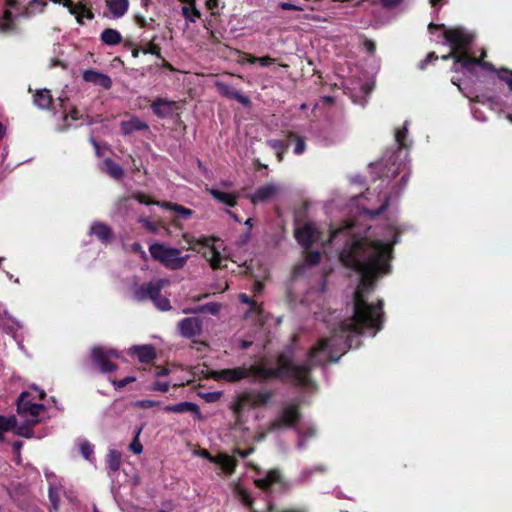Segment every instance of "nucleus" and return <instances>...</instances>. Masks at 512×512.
I'll return each instance as SVG.
<instances>
[{
    "mask_svg": "<svg viewBox=\"0 0 512 512\" xmlns=\"http://www.w3.org/2000/svg\"><path fill=\"white\" fill-rule=\"evenodd\" d=\"M395 237L393 243H385L380 240L367 238L349 239L341 252V263L360 274L361 288H357L353 294V314L350 318L340 322L331 332L330 337H323L309 350L306 364L310 360V353L318 345L325 341L323 349L317 353L319 363H311V371L325 362H338L340 357L349 349L358 345V336L366 330H373L374 334L383 327V301L375 304L368 303L363 289L372 290L380 275L388 274L391 269L390 260L393 244L397 243Z\"/></svg>",
    "mask_w": 512,
    "mask_h": 512,
    "instance_id": "1",
    "label": "nucleus"
},
{
    "mask_svg": "<svg viewBox=\"0 0 512 512\" xmlns=\"http://www.w3.org/2000/svg\"><path fill=\"white\" fill-rule=\"evenodd\" d=\"M325 341L310 353V360L306 364H296L291 349L283 351L276 356V366L267 367L264 361L254 363L249 367L239 366L215 371L213 378L217 381L229 383L239 382L253 377L254 382L266 383L272 380L289 381L295 386L306 387L311 383V363H319L317 353L323 349Z\"/></svg>",
    "mask_w": 512,
    "mask_h": 512,
    "instance_id": "2",
    "label": "nucleus"
},
{
    "mask_svg": "<svg viewBox=\"0 0 512 512\" xmlns=\"http://www.w3.org/2000/svg\"><path fill=\"white\" fill-rule=\"evenodd\" d=\"M16 404L17 414L22 420L18 421L14 415H0V442L8 433L28 439L42 438L43 434L36 431V426L41 422L40 415L46 411L45 405L34 403L30 391H23Z\"/></svg>",
    "mask_w": 512,
    "mask_h": 512,
    "instance_id": "3",
    "label": "nucleus"
},
{
    "mask_svg": "<svg viewBox=\"0 0 512 512\" xmlns=\"http://www.w3.org/2000/svg\"><path fill=\"white\" fill-rule=\"evenodd\" d=\"M149 252L154 260L171 270L183 268L188 259L187 255L180 256L181 251L178 248L166 247L161 243L150 245Z\"/></svg>",
    "mask_w": 512,
    "mask_h": 512,
    "instance_id": "4",
    "label": "nucleus"
},
{
    "mask_svg": "<svg viewBox=\"0 0 512 512\" xmlns=\"http://www.w3.org/2000/svg\"><path fill=\"white\" fill-rule=\"evenodd\" d=\"M428 29L431 33L434 30L443 29V37L457 53H468L474 39L473 35L463 28L446 29L443 24L430 23Z\"/></svg>",
    "mask_w": 512,
    "mask_h": 512,
    "instance_id": "5",
    "label": "nucleus"
},
{
    "mask_svg": "<svg viewBox=\"0 0 512 512\" xmlns=\"http://www.w3.org/2000/svg\"><path fill=\"white\" fill-rule=\"evenodd\" d=\"M273 392L270 390H250L239 394L234 403L235 413H241L246 408L265 406L272 399Z\"/></svg>",
    "mask_w": 512,
    "mask_h": 512,
    "instance_id": "6",
    "label": "nucleus"
},
{
    "mask_svg": "<svg viewBox=\"0 0 512 512\" xmlns=\"http://www.w3.org/2000/svg\"><path fill=\"white\" fill-rule=\"evenodd\" d=\"M91 361L101 373L107 374L117 370L118 366L111 360L119 359L120 354L115 349H107L102 346H94L91 349Z\"/></svg>",
    "mask_w": 512,
    "mask_h": 512,
    "instance_id": "7",
    "label": "nucleus"
},
{
    "mask_svg": "<svg viewBox=\"0 0 512 512\" xmlns=\"http://www.w3.org/2000/svg\"><path fill=\"white\" fill-rule=\"evenodd\" d=\"M193 454L216 464L225 475L233 474L238 464V461L234 456L224 453H218L214 456L209 452V450H193Z\"/></svg>",
    "mask_w": 512,
    "mask_h": 512,
    "instance_id": "8",
    "label": "nucleus"
},
{
    "mask_svg": "<svg viewBox=\"0 0 512 512\" xmlns=\"http://www.w3.org/2000/svg\"><path fill=\"white\" fill-rule=\"evenodd\" d=\"M300 418L299 404L293 402L283 408L280 415L272 422V426L273 428H294L300 421Z\"/></svg>",
    "mask_w": 512,
    "mask_h": 512,
    "instance_id": "9",
    "label": "nucleus"
},
{
    "mask_svg": "<svg viewBox=\"0 0 512 512\" xmlns=\"http://www.w3.org/2000/svg\"><path fill=\"white\" fill-rule=\"evenodd\" d=\"M164 280L159 279L156 281H150L147 284H142L134 289V298L139 301H145L150 299L153 301L163 289Z\"/></svg>",
    "mask_w": 512,
    "mask_h": 512,
    "instance_id": "10",
    "label": "nucleus"
},
{
    "mask_svg": "<svg viewBox=\"0 0 512 512\" xmlns=\"http://www.w3.org/2000/svg\"><path fill=\"white\" fill-rule=\"evenodd\" d=\"M55 4H62L66 7L71 15L76 17L77 22L80 25H83V18H87L92 20L94 18V14L91 11L90 7H87L84 3L79 2L74 4L72 0H51Z\"/></svg>",
    "mask_w": 512,
    "mask_h": 512,
    "instance_id": "11",
    "label": "nucleus"
},
{
    "mask_svg": "<svg viewBox=\"0 0 512 512\" xmlns=\"http://www.w3.org/2000/svg\"><path fill=\"white\" fill-rule=\"evenodd\" d=\"M318 231L311 222L305 223L302 227L295 229L294 236L297 242L306 250L315 243Z\"/></svg>",
    "mask_w": 512,
    "mask_h": 512,
    "instance_id": "12",
    "label": "nucleus"
},
{
    "mask_svg": "<svg viewBox=\"0 0 512 512\" xmlns=\"http://www.w3.org/2000/svg\"><path fill=\"white\" fill-rule=\"evenodd\" d=\"M215 87L223 97L234 99L245 107H249L251 105L250 98L246 95H243L240 91L237 90L235 86L223 81H217L215 83Z\"/></svg>",
    "mask_w": 512,
    "mask_h": 512,
    "instance_id": "13",
    "label": "nucleus"
},
{
    "mask_svg": "<svg viewBox=\"0 0 512 512\" xmlns=\"http://www.w3.org/2000/svg\"><path fill=\"white\" fill-rule=\"evenodd\" d=\"M180 334L185 338H193L202 333V320L198 317H187L178 323Z\"/></svg>",
    "mask_w": 512,
    "mask_h": 512,
    "instance_id": "14",
    "label": "nucleus"
},
{
    "mask_svg": "<svg viewBox=\"0 0 512 512\" xmlns=\"http://www.w3.org/2000/svg\"><path fill=\"white\" fill-rule=\"evenodd\" d=\"M279 192L275 184H266L256 189L253 194L247 196L252 204L265 203L272 200Z\"/></svg>",
    "mask_w": 512,
    "mask_h": 512,
    "instance_id": "15",
    "label": "nucleus"
},
{
    "mask_svg": "<svg viewBox=\"0 0 512 512\" xmlns=\"http://www.w3.org/2000/svg\"><path fill=\"white\" fill-rule=\"evenodd\" d=\"M128 354L131 356H136L139 362L144 364L151 363L156 358V350L154 346L146 344V345H134L129 348Z\"/></svg>",
    "mask_w": 512,
    "mask_h": 512,
    "instance_id": "16",
    "label": "nucleus"
},
{
    "mask_svg": "<svg viewBox=\"0 0 512 512\" xmlns=\"http://www.w3.org/2000/svg\"><path fill=\"white\" fill-rule=\"evenodd\" d=\"M83 80L86 82L93 83L104 89H110L112 86L111 78L104 73L98 72L93 69H87L83 72Z\"/></svg>",
    "mask_w": 512,
    "mask_h": 512,
    "instance_id": "17",
    "label": "nucleus"
},
{
    "mask_svg": "<svg viewBox=\"0 0 512 512\" xmlns=\"http://www.w3.org/2000/svg\"><path fill=\"white\" fill-rule=\"evenodd\" d=\"M458 61H463V67L469 72L473 71L474 66H480L491 72L496 71V67L491 62L485 61L481 57H471L469 53H466V56H461Z\"/></svg>",
    "mask_w": 512,
    "mask_h": 512,
    "instance_id": "18",
    "label": "nucleus"
},
{
    "mask_svg": "<svg viewBox=\"0 0 512 512\" xmlns=\"http://www.w3.org/2000/svg\"><path fill=\"white\" fill-rule=\"evenodd\" d=\"M274 484H283L281 473L277 469L270 470L265 477L255 480V485L264 491L269 490Z\"/></svg>",
    "mask_w": 512,
    "mask_h": 512,
    "instance_id": "19",
    "label": "nucleus"
},
{
    "mask_svg": "<svg viewBox=\"0 0 512 512\" xmlns=\"http://www.w3.org/2000/svg\"><path fill=\"white\" fill-rule=\"evenodd\" d=\"M90 234L95 235L102 243H109L113 239L112 229L103 222H94L90 227Z\"/></svg>",
    "mask_w": 512,
    "mask_h": 512,
    "instance_id": "20",
    "label": "nucleus"
},
{
    "mask_svg": "<svg viewBox=\"0 0 512 512\" xmlns=\"http://www.w3.org/2000/svg\"><path fill=\"white\" fill-rule=\"evenodd\" d=\"M173 104L172 101L158 98L151 104V108L156 116L165 118L171 114Z\"/></svg>",
    "mask_w": 512,
    "mask_h": 512,
    "instance_id": "21",
    "label": "nucleus"
},
{
    "mask_svg": "<svg viewBox=\"0 0 512 512\" xmlns=\"http://www.w3.org/2000/svg\"><path fill=\"white\" fill-rule=\"evenodd\" d=\"M33 101L34 104L40 109H49L53 101L50 90H37L36 93L33 95Z\"/></svg>",
    "mask_w": 512,
    "mask_h": 512,
    "instance_id": "22",
    "label": "nucleus"
},
{
    "mask_svg": "<svg viewBox=\"0 0 512 512\" xmlns=\"http://www.w3.org/2000/svg\"><path fill=\"white\" fill-rule=\"evenodd\" d=\"M100 40L108 46H115L122 42V35L116 29L106 28L100 34Z\"/></svg>",
    "mask_w": 512,
    "mask_h": 512,
    "instance_id": "23",
    "label": "nucleus"
},
{
    "mask_svg": "<svg viewBox=\"0 0 512 512\" xmlns=\"http://www.w3.org/2000/svg\"><path fill=\"white\" fill-rule=\"evenodd\" d=\"M209 192L214 199L229 207H235L237 204V196L233 193L224 192L218 189H210Z\"/></svg>",
    "mask_w": 512,
    "mask_h": 512,
    "instance_id": "24",
    "label": "nucleus"
},
{
    "mask_svg": "<svg viewBox=\"0 0 512 512\" xmlns=\"http://www.w3.org/2000/svg\"><path fill=\"white\" fill-rule=\"evenodd\" d=\"M165 412H173V413H187V412H198L199 407L192 402H180L174 405H168L163 408Z\"/></svg>",
    "mask_w": 512,
    "mask_h": 512,
    "instance_id": "25",
    "label": "nucleus"
},
{
    "mask_svg": "<svg viewBox=\"0 0 512 512\" xmlns=\"http://www.w3.org/2000/svg\"><path fill=\"white\" fill-rule=\"evenodd\" d=\"M107 7L114 17L119 18L123 16L129 7L128 0H109L107 1Z\"/></svg>",
    "mask_w": 512,
    "mask_h": 512,
    "instance_id": "26",
    "label": "nucleus"
},
{
    "mask_svg": "<svg viewBox=\"0 0 512 512\" xmlns=\"http://www.w3.org/2000/svg\"><path fill=\"white\" fill-rule=\"evenodd\" d=\"M148 128V125L139 120L138 118H133L130 121L122 122L121 129L124 134H130L134 131H142Z\"/></svg>",
    "mask_w": 512,
    "mask_h": 512,
    "instance_id": "27",
    "label": "nucleus"
},
{
    "mask_svg": "<svg viewBox=\"0 0 512 512\" xmlns=\"http://www.w3.org/2000/svg\"><path fill=\"white\" fill-rule=\"evenodd\" d=\"M161 207L175 211L177 213L178 217L183 218V219H188L193 214V211L191 209L186 208L177 203H171V202L164 201V202H162Z\"/></svg>",
    "mask_w": 512,
    "mask_h": 512,
    "instance_id": "28",
    "label": "nucleus"
},
{
    "mask_svg": "<svg viewBox=\"0 0 512 512\" xmlns=\"http://www.w3.org/2000/svg\"><path fill=\"white\" fill-rule=\"evenodd\" d=\"M121 453L119 450H110V452L107 455L106 462L108 469L111 472H117L120 469L121 466Z\"/></svg>",
    "mask_w": 512,
    "mask_h": 512,
    "instance_id": "29",
    "label": "nucleus"
},
{
    "mask_svg": "<svg viewBox=\"0 0 512 512\" xmlns=\"http://www.w3.org/2000/svg\"><path fill=\"white\" fill-rule=\"evenodd\" d=\"M181 14L187 22L195 23L198 19L202 18V13L197 8L196 4L193 6H183L181 8Z\"/></svg>",
    "mask_w": 512,
    "mask_h": 512,
    "instance_id": "30",
    "label": "nucleus"
},
{
    "mask_svg": "<svg viewBox=\"0 0 512 512\" xmlns=\"http://www.w3.org/2000/svg\"><path fill=\"white\" fill-rule=\"evenodd\" d=\"M104 163L106 166V171L111 177L119 180L124 176L123 168L118 163L114 162L112 159L107 158L104 161Z\"/></svg>",
    "mask_w": 512,
    "mask_h": 512,
    "instance_id": "31",
    "label": "nucleus"
},
{
    "mask_svg": "<svg viewBox=\"0 0 512 512\" xmlns=\"http://www.w3.org/2000/svg\"><path fill=\"white\" fill-rule=\"evenodd\" d=\"M286 137L289 140H293L295 142L293 152L296 155H301L302 153H304V151L306 149V143H305V139L303 137L297 135L293 131H286Z\"/></svg>",
    "mask_w": 512,
    "mask_h": 512,
    "instance_id": "32",
    "label": "nucleus"
},
{
    "mask_svg": "<svg viewBox=\"0 0 512 512\" xmlns=\"http://www.w3.org/2000/svg\"><path fill=\"white\" fill-rule=\"evenodd\" d=\"M497 78L504 82L507 86L510 92H512V70L506 68V67H500L496 68V71H493Z\"/></svg>",
    "mask_w": 512,
    "mask_h": 512,
    "instance_id": "33",
    "label": "nucleus"
},
{
    "mask_svg": "<svg viewBox=\"0 0 512 512\" xmlns=\"http://www.w3.org/2000/svg\"><path fill=\"white\" fill-rule=\"evenodd\" d=\"M408 135V127L407 122L401 128H398L395 132V141L398 144V149H406L408 145L406 143V138Z\"/></svg>",
    "mask_w": 512,
    "mask_h": 512,
    "instance_id": "34",
    "label": "nucleus"
},
{
    "mask_svg": "<svg viewBox=\"0 0 512 512\" xmlns=\"http://www.w3.org/2000/svg\"><path fill=\"white\" fill-rule=\"evenodd\" d=\"M235 492L242 504L247 508L252 509L253 498L251 497L250 493L240 485L236 486Z\"/></svg>",
    "mask_w": 512,
    "mask_h": 512,
    "instance_id": "35",
    "label": "nucleus"
},
{
    "mask_svg": "<svg viewBox=\"0 0 512 512\" xmlns=\"http://www.w3.org/2000/svg\"><path fill=\"white\" fill-rule=\"evenodd\" d=\"M205 6L212 16H220L222 10L225 8V3L221 2V0H206Z\"/></svg>",
    "mask_w": 512,
    "mask_h": 512,
    "instance_id": "36",
    "label": "nucleus"
},
{
    "mask_svg": "<svg viewBox=\"0 0 512 512\" xmlns=\"http://www.w3.org/2000/svg\"><path fill=\"white\" fill-rule=\"evenodd\" d=\"M221 309V305L217 302H210L206 303L204 305L199 306L193 312H202V313H209L212 315H217Z\"/></svg>",
    "mask_w": 512,
    "mask_h": 512,
    "instance_id": "37",
    "label": "nucleus"
},
{
    "mask_svg": "<svg viewBox=\"0 0 512 512\" xmlns=\"http://www.w3.org/2000/svg\"><path fill=\"white\" fill-rule=\"evenodd\" d=\"M211 253H212V256L210 258V266L212 267V269L216 270V269H220L223 267L222 265V262H223V258L220 254V252L212 247L211 248Z\"/></svg>",
    "mask_w": 512,
    "mask_h": 512,
    "instance_id": "38",
    "label": "nucleus"
},
{
    "mask_svg": "<svg viewBox=\"0 0 512 512\" xmlns=\"http://www.w3.org/2000/svg\"><path fill=\"white\" fill-rule=\"evenodd\" d=\"M154 305L161 311H168L171 309L170 300L159 293L153 301Z\"/></svg>",
    "mask_w": 512,
    "mask_h": 512,
    "instance_id": "39",
    "label": "nucleus"
},
{
    "mask_svg": "<svg viewBox=\"0 0 512 512\" xmlns=\"http://www.w3.org/2000/svg\"><path fill=\"white\" fill-rule=\"evenodd\" d=\"M142 52L144 54H152L157 58H162L161 48L158 44H155L153 41H150L143 49Z\"/></svg>",
    "mask_w": 512,
    "mask_h": 512,
    "instance_id": "40",
    "label": "nucleus"
},
{
    "mask_svg": "<svg viewBox=\"0 0 512 512\" xmlns=\"http://www.w3.org/2000/svg\"><path fill=\"white\" fill-rule=\"evenodd\" d=\"M138 222L150 233H157L159 224L149 220L147 217H139Z\"/></svg>",
    "mask_w": 512,
    "mask_h": 512,
    "instance_id": "41",
    "label": "nucleus"
},
{
    "mask_svg": "<svg viewBox=\"0 0 512 512\" xmlns=\"http://www.w3.org/2000/svg\"><path fill=\"white\" fill-rule=\"evenodd\" d=\"M321 254L319 251H308L305 256V262L309 266H316L320 263Z\"/></svg>",
    "mask_w": 512,
    "mask_h": 512,
    "instance_id": "42",
    "label": "nucleus"
},
{
    "mask_svg": "<svg viewBox=\"0 0 512 512\" xmlns=\"http://www.w3.org/2000/svg\"><path fill=\"white\" fill-rule=\"evenodd\" d=\"M267 145L275 150V152L286 151L288 148V144L285 141L279 139H269L267 140Z\"/></svg>",
    "mask_w": 512,
    "mask_h": 512,
    "instance_id": "43",
    "label": "nucleus"
},
{
    "mask_svg": "<svg viewBox=\"0 0 512 512\" xmlns=\"http://www.w3.org/2000/svg\"><path fill=\"white\" fill-rule=\"evenodd\" d=\"M133 198L141 204L145 205H158L161 206L162 202L156 200H149L148 196L144 193L137 192L133 195Z\"/></svg>",
    "mask_w": 512,
    "mask_h": 512,
    "instance_id": "44",
    "label": "nucleus"
},
{
    "mask_svg": "<svg viewBox=\"0 0 512 512\" xmlns=\"http://www.w3.org/2000/svg\"><path fill=\"white\" fill-rule=\"evenodd\" d=\"M136 381V377L134 376H127L121 380L112 379L111 383L116 389H123L128 384L133 383Z\"/></svg>",
    "mask_w": 512,
    "mask_h": 512,
    "instance_id": "45",
    "label": "nucleus"
},
{
    "mask_svg": "<svg viewBox=\"0 0 512 512\" xmlns=\"http://www.w3.org/2000/svg\"><path fill=\"white\" fill-rule=\"evenodd\" d=\"M3 19H4L3 29L6 31L11 30L14 26V21H13V14L9 9H6L4 11Z\"/></svg>",
    "mask_w": 512,
    "mask_h": 512,
    "instance_id": "46",
    "label": "nucleus"
},
{
    "mask_svg": "<svg viewBox=\"0 0 512 512\" xmlns=\"http://www.w3.org/2000/svg\"><path fill=\"white\" fill-rule=\"evenodd\" d=\"M438 59V56L435 52H430L427 54L426 58L421 60L418 64V68L421 70L426 69L428 63L435 61Z\"/></svg>",
    "mask_w": 512,
    "mask_h": 512,
    "instance_id": "47",
    "label": "nucleus"
},
{
    "mask_svg": "<svg viewBox=\"0 0 512 512\" xmlns=\"http://www.w3.org/2000/svg\"><path fill=\"white\" fill-rule=\"evenodd\" d=\"M250 63L259 62L261 66H269L274 63V59L270 56H263V57H252L250 60Z\"/></svg>",
    "mask_w": 512,
    "mask_h": 512,
    "instance_id": "48",
    "label": "nucleus"
},
{
    "mask_svg": "<svg viewBox=\"0 0 512 512\" xmlns=\"http://www.w3.org/2000/svg\"><path fill=\"white\" fill-rule=\"evenodd\" d=\"M49 500L51 501L52 503V506L55 510H58L59 508V495H58V492L50 487L49 488Z\"/></svg>",
    "mask_w": 512,
    "mask_h": 512,
    "instance_id": "49",
    "label": "nucleus"
},
{
    "mask_svg": "<svg viewBox=\"0 0 512 512\" xmlns=\"http://www.w3.org/2000/svg\"><path fill=\"white\" fill-rule=\"evenodd\" d=\"M135 405L142 409H148L158 405V402L149 399H144L137 401Z\"/></svg>",
    "mask_w": 512,
    "mask_h": 512,
    "instance_id": "50",
    "label": "nucleus"
},
{
    "mask_svg": "<svg viewBox=\"0 0 512 512\" xmlns=\"http://www.w3.org/2000/svg\"><path fill=\"white\" fill-rule=\"evenodd\" d=\"M31 389H32V390H34V391L37 393V395L35 396V395H33V393H32V392H30V393H31V395H32V401H33L34 403H36V402H35V399H36V398H37L38 400H44V399H45V397H46V392H45L44 390L40 389V388H39V387H37L36 385H32V386H31Z\"/></svg>",
    "mask_w": 512,
    "mask_h": 512,
    "instance_id": "51",
    "label": "nucleus"
},
{
    "mask_svg": "<svg viewBox=\"0 0 512 512\" xmlns=\"http://www.w3.org/2000/svg\"><path fill=\"white\" fill-rule=\"evenodd\" d=\"M363 46H364L365 50L371 55H374V53L376 52L375 42L368 38L364 39Z\"/></svg>",
    "mask_w": 512,
    "mask_h": 512,
    "instance_id": "52",
    "label": "nucleus"
},
{
    "mask_svg": "<svg viewBox=\"0 0 512 512\" xmlns=\"http://www.w3.org/2000/svg\"><path fill=\"white\" fill-rule=\"evenodd\" d=\"M170 384L164 381H156L153 385V390L160 392H168Z\"/></svg>",
    "mask_w": 512,
    "mask_h": 512,
    "instance_id": "53",
    "label": "nucleus"
},
{
    "mask_svg": "<svg viewBox=\"0 0 512 512\" xmlns=\"http://www.w3.org/2000/svg\"><path fill=\"white\" fill-rule=\"evenodd\" d=\"M461 56H466V53H459L458 56L454 58V62L451 69L455 72H459L461 68L465 69L463 67V61H458Z\"/></svg>",
    "mask_w": 512,
    "mask_h": 512,
    "instance_id": "54",
    "label": "nucleus"
},
{
    "mask_svg": "<svg viewBox=\"0 0 512 512\" xmlns=\"http://www.w3.org/2000/svg\"><path fill=\"white\" fill-rule=\"evenodd\" d=\"M239 299L242 303H245V304H249L251 305V308L254 309L256 306H257V302L255 300H253L252 298H250L248 295H246L245 293H241L239 295Z\"/></svg>",
    "mask_w": 512,
    "mask_h": 512,
    "instance_id": "55",
    "label": "nucleus"
},
{
    "mask_svg": "<svg viewBox=\"0 0 512 512\" xmlns=\"http://www.w3.org/2000/svg\"><path fill=\"white\" fill-rule=\"evenodd\" d=\"M279 7L282 10H293V11H301L302 10V8L300 6H297L295 4L288 3V2L279 3Z\"/></svg>",
    "mask_w": 512,
    "mask_h": 512,
    "instance_id": "56",
    "label": "nucleus"
},
{
    "mask_svg": "<svg viewBox=\"0 0 512 512\" xmlns=\"http://www.w3.org/2000/svg\"><path fill=\"white\" fill-rule=\"evenodd\" d=\"M139 434L140 430L137 431L135 437L133 438V440L131 441L127 448H143L139 440Z\"/></svg>",
    "mask_w": 512,
    "mask_h": 512,
    "instance_id": "57",
    "label": "nucleus"
},
{
    "mask_svg": "<svg viewBox=\"0 0 512 512\" xmlns=\"http://www.w3.org/2000/svg\"><path fill=\"white\" fill-rule=\"evenodd\" d=\"M29 6L31 8L39 6L41 8L40 11L42 12L44 8L47 6V3L45 2V0H31Z\"/></svg>",
    "mask_w": 512,
    "mask_h": 512,
    "instance_id": "58",
    "label": "nucleus"
},
{
    "mask_svg": "<svg viewBox=\"0 0 512 512\" xmlns=\"http://www.w3.org/2000/svg\"><path fill=\"white\" fill-rule=\"evenodd\" d=\"M401 2L402 0H381V3L385 8H393L399 5Z\"/></svg>",
    "mask_w": 512,
    "mask_h": 512,
    "instance_id": "59",
    "label": "nucleus"
},
{
    "mask_svg": "<svg viewBox=\"0 0 512 512\" xmlns=\"http://www.w3.org/2000/svg\"><path fill=\"white\" fill-rule=\"evenodd\" d=\"M350 227H343V228H336V229H333L331 230V233H330V240H335L340 233H342L343 231H347Z\"/></svg>",
    "mask_w": 512,
    "mask_h": 512,
    "instance_id": "60",
    "label": "nucleus"
},
{
    "mask_svg": "<svg viewBox=\"0 0 512 512\" xmlns=\"http://www.w3.org/2000/svg\"><path fill=\"white\" fill-rule=\"evenodd\" d=\"M135 19H136L137 25L140 28H145V27L148 26V22H147V20L143 16L138 15V16L135 17Z\"/></svg>",
    "mask_w": 512,
    "mask_h": 512,
    "instance_id": "61",
    "label": "nucleus"
},
{
    "mask_svg": "<svg viewBox=\"0 0 512 512\" xmlns=\"http://www.w3.org/2000/svg\"><path fill=\"white\" fill-rule=\"evenodd\" d=\"M170 373V370L166 367H158L155 375L157 377L167 376Z\"/></svg>",
    "mask_w": 512,
    "mask_h": 512,
    "instance_id": "62",
    "label": "nucleus"
},
{
    "mask_svg": "<svg viewBox=\"0 0 512 512\" xmlns=\"http://www.w3.org/2000/svg\"><path fill=\"white\" fill-rule=\"evenodd\" d=\"M161 60V67L168 69L170 71H175V68L169 63L163 56L162 58H159Z\"/></svg>",
    "mask_w": 512,
    "mask_h": 512,
    "instance_id": "63",
    "label": "nucleus"
},
{
    "mask_svg": "<svg viewBox=\"0 0 512 512\" xmlns=\"http://www.w3.org/2000/svg\"><path fill=\"white\" fill-rule=\"evenodd\" d=\"M69 116L71 117L72 120H78L81 118L79 110L76 109L75 107L70 110Z\"/></svg>",
    "mask_w": 512,
    "mask_h": 512,
    "instance_id": "64",
    "label": "nucleus"
}]
</instances>
